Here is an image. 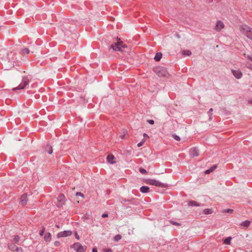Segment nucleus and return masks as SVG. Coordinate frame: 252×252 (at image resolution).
I'll return each mask as SVG.
<instances>
[{"label":"nucleus","mask_w":252,"mask_h":252,"mask_svg":"<svg viewBox=\"0 0 252 252\" xmlns=\"http://www.w3.org/2000/svg\"><path fill=\"white\" fill-rule=\"evenodd\" d=\"M63 199V195L61 194L59 196V198H58V203L57 204L58 207L60 208V207H63V202L62 201Z\"/></svg>","instance_id":"f8f14e48"},{"label":"nucleus","mask_w":252,"mask_h":252,"mask_svg":"<svg viewBox=\"0 0 252 252\" xmlns=\"http://www.w3.org/2000/svg\"><path fill=\"white\" fill-rule=\"evenodd\" d=\"M224 25L223 23L220 21L217 22L214 29L216 31H220L224 29Z\"/></svg>","instance_id":"423d86ee"},{"label":"nucleus","mask_w":252,"mask_h":252,"mask_svg":"<svg viewBox=\"0 0 252 252\" xmlns=\"http://www.w3.org/2000/svg\"><path fill=\"white\" fill-rule=\"evenodd\" d=\"M182 53L183 55L188 56H189L191 55V52L189 50H184Z\"/></svg>","instance_id":"b1692460"},{"label":"nucleus","mask_w":252,"mask_h":252,"mask_svg":"<svg viewBox=\"0 0 252 252\" xmlns=\"http://www.w3.org/2000/svg\"><path fill=\"white\" fill-rule=\"evenodd\" d=\"M155 72L159 77H165L167 74L166 70L162 67H157L155 69Z\"/></svg>","instance_id":"7ed1b4c3"},{"label":"nucleus","mask_w":252,"mask_h":252,"mask_svg":"<svg viewBox=\"0 0 252 252\" xmlns=\"http://www.w3.org/2000/svg\"><path fill=\"white\" fill-rule=\"evenodd\" d=\"M102 217L103 218L107 217H108V215H107V214H103V215H102Z\"/></svg>","instance_id":"c03bdc74"},{"label":"nucleus","mask_w":252,"mask_h":252,"mask_svg":"<svg viewBox=\"0 0 252 252\" xmlns=\"http://www.w3.org/2000/svg\"><path fill=\"white\" fill-rule=\"evenodd\" d=\"M233 212V210L232 209H227L225 210L224 211V212L225 213H232Z\"/></svg>","instance_id":"473e14b6"},{"label":"nucleus","mask_w":252,"mask_h":252,"mask_svg":"<svg viewBox=\"0 0 252 252\" xmlns=\"http://www.w3.org/2000/svg\"><path fill=\"white\" fill-rule=\"evenodd\" d=\"M148 122L151 125H153L154 124V121L153 120H149L148 121Z\"/></svg>","instance_id":"4c0bfd02"},{"label":"nucleus","mask_w":252,"mask_h":252,"mask_svg":"<svg viewBox=\"0 0 252 252\" xmlns=\"http://www.w3.org/2000/svg\"><path fill=\"white\" fill-rule=\"evenodd\" d=\"M75 238H76L77 239H78V240H79V236L78 234H77V233H76H76H75Z\"/></svg>","instance_id":"ea45409f"},{"label":"nucleus","mask_w":252,"mask_h":252,"mask_svg":"<svg viewBox=\"0 0 252 252\" xmlns=\"http://www.w3.org/2000/svg\"><path fill=\"white\" fill-rule=\"evenodd\" d=\"M139 171L140 172V173H141L142 174H147V171L144 169H143V168H141L139 170Z\"/></svg>","instance_id":"f704fd0d"},{"label":"nucleus","mask_w":252,"mask_h":252,"mask_svg":"<svg viewBox=\"0 0 252 252\" xmlns=\"http://www.w3.org/2000/svg\"><path fill=\"white\" fill-rule=\"evenodd\" d=\"M44 240L46 242H50L51 240V234L49 232H47L44 236Z\"/></svg>","instance_id":"2eb2a0df"},{"label":"nucleus","mask_w":252,"mask_h":252,"mask_svg":"<svg viewBox=\"0 0 252 252\" xmlns=\"http://www.w3.org/2000/svg\"><path fill=\"white\" fill-rule=\"evenodd\" d=\"M45 151L49 154H51L53 153L52 147L50 144H47L45 147Z\"/></svg>","instance_id":"4468645a"},{"label":"nucleus","mask_w":252,"mask_h":252,"mask_svg":"<svg viewBox=\"0 0 252 252\" xmlns=\"http://www.w3.org/2000/svg\"><path fill=\"white\" fill-rule=\"evenodd\" d=\"M143 136H144V137H146L147 138H148L149 137V136L146 133H144Z\"/></svg>","instance_id":"37998d69"},{"label":"nucleus","mask_w":252,"mask_h":252,"mask_svg":"<svg viewBox=\"0 0 252 252\" xmlns=\"http://www.w3.org/2000/svg\"><path fill=\"white\" fill-rule=\"evenodd\" d=\"M121 138L122 139H124L125 138V135L124 134V135H121Z\"/></svg>","instance_id":"a18cd8bd"},{"label":"nucleus","mask_w":252,"mask_h":252,"mask_svg":"<svg viewBox=\"0 0 252 252\" xmlns=\"http://www.w3.org/2000/svg\"><path fill=\"white\" fill-rule=\"evenodd\" d=\"M17 246L14 243H11L8 244V249L11 251L14 252Z\"/></svg>","instance_id":"ddd939ff"},{"label":"nucleus","mask_w":252,"mask_h":252,"mask_svg":"<svg viewBox=\"0 0 252 252\" xmlns=\"http://www.w3.org/2000/svg\"><path fill=\"white\" fill-rule=\"evenodd\" d=\"M71 248L74 249L76 252H84L85 250V248L79 243H75L71 246Z\"/></svg>","instance_id":"39448f33"},{"label":"nucleus","mask_w":252,"mask_h":252,"mask_svg":"<svg viewBox=\"0 0 252 252\" xmlns=\"http://www.w3.org/2000/svg\"><path fill=\"white\" fill-rule=\"evenodd\" d=\"M250 221L249 220H245L243 222H242L240 224V225L241 226H243V227H248L249 226L250 224Z\"/></svg>","instance_id":"dca6fc26"},{"label":"nucleus","mask_w":252,"mask_h":252,"mask_svg":"<svg viewBox=\"0 0 252 252\" xmlns=\"http://www.w3.org/2000/svg\"><path fill=\"white\" fill-rule=\"evenodd\" d=\"M244 55L246 57L247 59L252 62V56H251L250 55H247L246 54H244Z\"/></svg>","instance_id":"c756f323"},{"label":"nucleus","mask_w":252,"mask_h":252,"mask_svg":"<svg viewBox=\"0 0 252 252\" xmlns=\"http://www.w3.org/2000/svg\"><path fill=\"white\" fill-rule=\"evenodd\" d=\"M58 238L63 237V231L59 232L57 235Z\"/></svg>","instance_id":"c9c22d12"},{"label":"nucleus","mask_w":252,"mask_h":252,"mask_svg":"<svg viewBox=\"0 0 252 252\" xmlns=\"http://www.w3.org/2000/svg\"><path fill=\"white\" fill-rule=\"evenodd\" d=\"M54 244H55V246L58 247L60 246V243L59 241H56V242H55Z\"/></svg>","instance_id":"e433bc0d"},{"label":"nucleus","mask_w":252,"mask_h":252,"mask_svg":"<svg viewBox=\"0 0 252 252\" xmlns=\"http://www.w3.org/2000/svg\"><path fill=\"white\" fill-rule=\"evenodd\" d=\"M247 36L252 40V32H246Z\"/></svg>","instance_id":"72a5a7b5"},{"label":"nucleus","mask_w":252,"mask_h":252,"mask_svg":"<svg viewBox=\"0 0 252 252\" xmlns=\"http://www.w3.org/2000/svg\"><path fill=\"white\" fill-rule=\"evenodd\" d=\"M145 141L146 140L145 139H142V141L137 144V146L138 147L142 146L145 142Z\"/></svg>","instance_id":"c85d7f7f"},{"label":"nucleus","mask_w":252,"mask_h":252,"mask_svg":"<svg viewBox=\"0 0 252 252\" xmlns=\"http://www.w3.org/2000/svg\"><path fill=\"white\" fill-rule=\"evenodd\" d=\"M231 237H227L226 238V239H225L224 240V243L225 244H227V245H230V241H231Z\"/></svg>","instance_id":"4be33fe9"},{"label":"nucleus","mask_w":252,"mask_h":252,"mask_svg":"<svg viewBox=\"0 0 252 252\" xmlns=\"http://www.w3.org/2000/svg\"><path fill=\"white\" fill-rule=\"evenodd\" d=\"M28 201V199L27 197V194L24 193L21 196L20 198V204L22 205L23 206H24L27 204Z\"/></svg>","instance_id":"0eeeda50"},{"label":"nucleus","mask_w":252,"mask_h":252,"mask_svg":"<svg viewBox=\"0 0 252 252\" xmlns=\"http://www.w3.org/2000/svg\"><path fill=\"white\" fill-rule=\"evenodd\" d=\"M93 252H97V250L96 248H93L92 250Z\"/></svg>","instance_id":"79ce46f5"},{"label":"nucleus","mask_w":252,"mask_h":252,"mask_svg":"<svg viewBox=\"0 0 252 252\" xmlns=\"http://www.w3.org/2000/svg\"><path fill=\"white\" fill-rule=\"evenodd\" d=\"M210 111H213V109L212 108H211L209 110Z\"/></svg>","instance_id":"de8ad7c7"},{"label":"nucleus","mask_w":252,"mask_h":252,"mask_svg":"<svg viewBox=\"0 0 252 252\" xmlns=\"http://www.w3.org/2000/svg\"><path fill=\"white\" fill-rule=\"evenodd\" d=\"M217 167L216 165H214L212 166L210 168L205 171V173L206 174H209L212 171H213Z\"/></svg>","instance_id":"aec40b11"},{"label":"nucleus","mask_w":252,"mask_h":252,"mask_svg":"<svg viewBox=\"0 0 252 252\" xmlns=\"http://www.w3.org/2000/svg\"><path fill=\"white\" fill-rule=\"evenodd\" d=\"M126 48V46L123 44L121 39L117 38V42H116L114 45H111L110 49L115 51H119L123 53L125 51V49Z\"/></svg>","instance_id":"f257e3e1"},{"label":"nucleus","mask_w":252,"mask_h":252,"mask_svg":"<svg viewBox=\"0 0 252 252\" xmlns=\"http://www.w3.org/2000/svg\"><path fill=\"white\" fill-rule=\"evenodd\" d=\"M45 230V227H42V229L41 230H40L39 233V234L40 236H43V235L44 233Z\"/></svg>","instance_id":"bb28decb"},{"label":"nucleus","mask_w":252,"mask_h":252,"mask_svg":"<svg viewBox=\"0 0 252 252\" xmlns=\"http://www.w3.org/2000/svg\"><path fill=\"white\" fill-rule=\"evenodd\" d=\"M213 213L212 209H205L203 211V213L205 215L211 214Z\"/></svg>","instance_id":"a211bd4d"},{"label":"nucleus","mask_w":252,"mask_h":252,"mask_svg":"<svg viewBox=\"0 0 252 252\" xmlns=\"http://www.w3.org/2000/svg\"><path fill=\"white\" fill-rule=\"evenodd\" d=\"M172 137L175 139L176 140V141H180V138L179 136L178 135H176L175 134H173L172 135Z\"/></svg>","instance_id":"a878e982"},{"label":"nucleus","mask_w":252,"mask_h":252,"mask_svg":"<svg viewBox=\"0 0 252 252\" xmlns=\"http://www.w3.org/2000/svg\"><path fill=\"white\" fill-rule=\"evenodd\" d=\"M21 53L23 54H28L30 53V50L27 48H23L21 49Z\"/></svg>","instance_id":"412c9836"},{"label":"nucleus","mask_w":252,"mask_h":252,"mask_svg":"<svg viewBox=\"0 0 252 252\" xmlns=\"http://www.w3.org/2000/svg\"><path fill=\"white\" fill-rule=\"evenodd\" d=\"M20 239V237L18 235H16L14 236L13 238V241L15 242V243L18 244Z\"/></svg>","instance_id":"5701e85b"},{"label":"nucleus","mask_w":252,"mask_h":252,"mask_svg":"<svg viewBox=\"0 0 252 252\" xmlns=\"http://www.w3.org/2000/svg\"><path fill=\"white\" fill-rule=\"evenodd\" d=\"M145 183L147 184L154 185L157 187H163V185L162 183L159 182V181L152 179H148L145 180Z\"/></svg>","instance_id":"20e7f679"},{"label":"nucleus","mask_w":252,"mask_h":252,"mask_svg":"<svg viewBox=\"0 0 252 252\" xmlns=\"http://www.w3.org/2000/svg\"><path fill=\"white\" fill-rule=\"evenodd\" d=\"M76 195H77V196H81V197H84L83 194L82 193H81V192H77V193H76Z\"/></svg>","instance_id":"58836bf2"},{"label":"nucleus","mask_w":252,"mask_h":252,"mask_svg":"<svg viewBox=\"0 0 252 252\" xmlns=\"http://www.w3.org/2000/svg\"><path fill=\"white\" fill-rule=\"evenodd\" d=\"M149 188L147 186H143L140 189V191L143 193L148 192L149 191Z\"/></svg>","instance_id":"f3484780"},{"label":"nucleus","mask_w":252,"mask_h":252,"mask_svg":"<svg viewBox=\"0 0 252 252\" xmlns=\"http://www.w3.org/2000/svg\"><path fill=\"white\" fill-rule=\"evenodd\" d=\"M232 73L233 75L237 78V79H240L242 76V73L240 70H232Z\"/></svg>","instance_id":"1a4fd4ad"},{"label":"nucleus","mask_w":252,"mask_h":252,"mask_svg":"<svg viewBox=\"0 0 252 252\" xmlns=\"http://www.w3.org/2000/svg\"><path fill=\"white\" fill-rule=\"evenodd\" d=\"M114 159L115 157L113 155H108L107 157V161L110 164H114L116 163V161Z\"/></svg>","instance_id":"9b49d317"},{"label":"nucleus","mask_w":252,"mask_h":252,"mask_svg":"<svg viewBox=\"0 0 252 252\" xmlns=\"http://www.w3.org/2000/svg\"><path fill=\"white\" fill-rule=\"evenodd\" d=\"M190 155L194 157L199 155L198 150L196 148H192L190 150Z\"/></svg>","instance_id":"6e6552de"},{"label":"nucleus","mask_w":252,"mask_h":252,"mask_svg":"<svg viewBox=\"0 0 252 252\" xmlns=\"http://www.w3.org/2000/svg\"><path fill=\"white\" fill-rule=\"evenodd\" d=\"M14 252H23V250L22 248H21V247H17L16 249H15V251Z\"/></svg>","instance_id":"cd10ccee"},{"label":"nucleus","mask_w":252,"mask_h":252,"mask_svg":"<svg viewBox=\"0 0 252 252\" xmlns=\"http://www.w3.org/2000/svg\"><path fill=\"white\" fill-rule=\"evenodd\" d=\"M72 234V232L70 231H64V237L70 236Z\"/></svg>","instance_id":"393cba45"},{"label":"nucleus","mask_w":252,"mask_h":252,"mask_svg":"<svg viewBox=\"0 0 252 252\" xmlns=\"http://www.w3.org/2000/svg\"><path fill=\"white\" fill-rule=\"evenodd\" d=\"M240 31L241 32H252V29L250 27H249V26H248L246 25H242L240 27Z\"/></svg>","instance_id":"9d476101"},{"label":"nucleus","mask_w":252,"mask_h":252,"mask_svg":"<svg viewBox=\"0 0 252 252\" xmlns=\"http://www.w3.org/2000/svg\"><path fill=\"white\" fill-rule=\"evenodd\" d=\"M37 95H38V96H39V94H36V95H34V96H35V97H36V96H37Z\"/></svg>","instance_id":"49530a36"},{"label":"nucleus","mask_w":252,"mask_h":252,"mask_svg":"<svg viewBox=\"0 0 252 252\" xmlns=\"http://www.w3.org/2000/svg\"><path fill=\"white\" fill-rule=\"evenodd\" d=\"M104 252H112V251L111 249H107V250H105L104 251Z\"/></svg>","instance_id":"a19ab883"},{"label":"nucleus","mask_w":252,"mask_h":252,"mask_svg":"<svg viewBox=\"0 0 252 252\" xmlns=\"http://www.w3.org/2000/svg\"><path fill=\"white\" fill-rule=\"evenodd\" d=\"M30 81L27 77L24 76L22 78V80L21 83L20 84V85L16 87L13 89V91H17L19 90H22L24 89L29 84Z\"/></svg>","instance_id":"f03ea898"},{"label":"nucleus","mask_w":252,"mask_h":252,"mask_svg":"<svg viewBox=\"0 0 252 252\" xmlns=\"http://www.w3.org/2000/svg\"><path fill=\"white\" fill-rule=\"evenodd\" d=\"M55 133H56V134L57 135V133H58V131H55Z\"/></svg>","instance_id":"09e8293b"},{"label":"nucleus","mask_w":252,"mask_h":252,"mask_svg":"<svg viewBox=\"0 0 252 252\" xmlns=\"http://www.w3.org/2000/svg\"><path fill=\"white\" fill-rule=\"evenodd\" d=\"M251 252H252V251Z\"/></svg>","instance_id":"8fccbe9b"},{"label":"nucleus","mask_w":252,"mask_h":252,"mask_svg":"<svg viewBox=\"0 0 252 252\" xmlns=\"http://www.w3.org/2000/svg\"><path fill=\"white\" fill-rule=\"evenodd\" d=\"M121 239V236L120 235H117L114 237V240L116 241H118Z\"/></svg>","instance_id":"7c9ffc66"},{"label":"nucleus","mask_w":252,"mask_h":252,"mask_svg":"<svg viewBox=\"0 0 252 252\" xmlns=\"http://www.w3.org/2000/svg\"><path fill=\"white\" fill-rule=\"evenodd\" d=\"M189 205L191 206H199V205L197 204L196 202L193 201H190Z\"/></svg>","instance_id":"2f4dec72"},{"label":"nucleus","mask_w":252,"mask_h":252,"mask_svg":"<svg viewBox=\"0 0 252 252\" xmlns=\"http://www.w3.org/2000/svg\"><path fill=\"white\" fill-rule=\"evenodd\" d=\"M162 57V54L161 53H158L155 57V60L156 61H159Z\"/></svg>","instance_id":"6ab92c4d"}]
</instances>
